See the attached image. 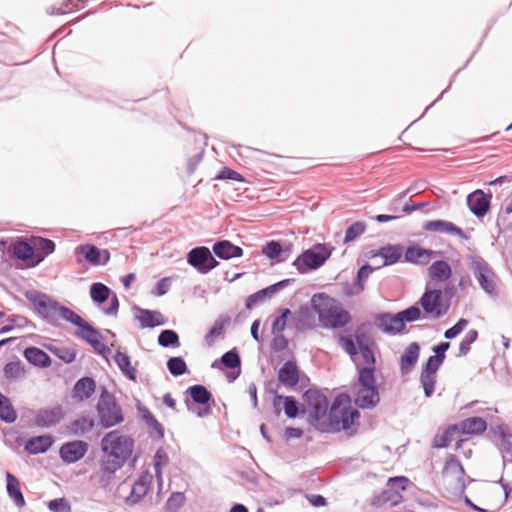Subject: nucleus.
Listing matches in <instances>:
<instances>
[{"label":"nucleus","instance_id":"f257e3e1","mask_svg":"<svg viewBox=\"0 0 512 512\" xmlns=\"http://www.w3.org/2000/svg\"><path fill=\"white\" fill-rule=\"evenodd\" d=\"M359 417L360 413L351 406L349 396L340 394L333 400L326 418L318 424V431L324 433L345 431L347 435L352 436L356 433L355 421Z\"/></svg>","mask_w":512,"mask_h":512},{"label":"nucleus","instance_id":"f03ea898","mask_svg":"<svg viewBox=\"0 0 512 512\" xmlns=\"http://www.w3.org/2000/svg\"><path fill=\"white\" fill-rule=\"evenodd\" d=\"M311 305L317 313L321 325L325 328H342L351 320L349 312L324 293L313 295Z\"/></svg>","mask_w":512,"mask_h":512},{"label":"nucleus","instance_id":"7ed1b4c3","mask_svg":"<svg viewBox=\"0 0 512 512\" xmlns=\"http://www.w3.org/2000/svg\"><path fill=\"white\" fill-rule=\"evenodd\" d=\"M26 297L35 306L38 314L50 324H56L59 319L70 322L74 317L73 310L59 304L45 293L30 291Z\"/></svg>","mask_w":512,"mask_h":512},{"label":"nucleus","instance_id":"20e7f679","mask_svg":"<svg viewBox=\"0 0 512 512\" xmlns=\"http://www.w3.org/2000/svg\"><path fill=\"white\" fill-rule=\"evenodd\" d=\"M96 411L99 424L104 428L114 427L124 421L122 408L117 403L115 396L105 387L101 389Z\"/></svg>","mask_w":512,"mask_h":512},{"label":"nucleus","instance_id":"39448f33","mask_svg":"<svg viewBox=\"0 0 512 512\" xmlns=\"http://www.w3.org/2000/svg\"><path fill=\"white\" fill-rule=\"evenodd\" d=\"M328 399L323 392L309 388L303 394L304 411L308 414L309 423L318 430V424L327 416Z\"/></svg>","mask_w":512,"mask_h":512},{"label":"nucleus","instance_id":"423d86ee","mask_svg":"<svg viewBox=\"0 0 512 512\" xmlns=\"http://www.w3.org/2000/svg\"><path fill=\"white\" fill-rule=\"evenodd\" d=\"M103 453L127 461L131 456L134 448V440L127 435H122L119 431L113 430L108 432L101 441Z\"/></svg>","mask_w":512,"mask_h":512},{"label":"nucleus","instance_id":"0eeeda50","mask_svg":"<svg viewBox=\"0 0 512 512\" xmlns=\"http://www.w3.org/2000/svg\"><path fill=\"white\" fill-rule=\"evenodd\" d=\"M333 248L326 244H316L302 252L293 262L301 274L320 268L331 256Z\"/></svg>","mask_w":512,"mask_h":512},{"label":"nucleus","instance_id":"6e6552de","mask_svg":"<svg viewBox=\"0 0 512 512\" xmlns=\"http://www.w3.org/2000/svg\"><path fill=\"white\" fill-rule=\"evenodd\" d=\"M187 263L200 274H207L219 265L209 248L205 246L191 249L187 254Z\"/></svg>","mask_w":512,"mask_h":512},{"label":"nucleus","instance_id":"1a4fd4ad","mask_svg":"<svg viewBox=\"0 0 512 512\" xmlns=\"http://www.w3.org/2000/svg\"><path fill=\"white\" fill-rule=\"evenodd\" d=\"M419 303L423 311L434 319L444 316L449 308L448 305L443 303L442 291L439 289H426Z\"/></svg>","mask_w":512,"mask_h":512},{"label":"nucleus","instance_id":"9d476101","mask_svg":"<svg viewBox=\"0 0 512 512\" xmlns=\"http://www.w3.org/2000/svg\"><path fill=\"white\" fill-rule=\"evenodd\" d=\"M90 297L92 301L98 305L109 300V306L103 308V313L106 315L115 316L119 310V300L115 293L103 283L96 282L90 286Z\"/></svg>","mask_w":512,"mask_h":512},{"label":"nucleus","instance_id":"9b49d317","mask_svg":"<svg viewBox=\"0 0 512 512\" xmlns=\"http://www.w3.org/2000/svg\"><path fill=\"white\" fill-rule=\"evenodd\" d=\"M69 323L79 328V330L76 332V336L85 340L96 351L103 352L106 349V346L101 342V334L88 322L82 319L77 313L74 314V317Z\"/></svg>","mask_w":512,"mask_h":512},{"label":"nucleus","instance_id":"f8f14e48","mask_svg":"<svg viewBox=\"0 0 512 512\" xmlns=\"http://www.w3.org/2000/svg\"><path fill=\"white\" fill-rule=\"evenodd\" d=\"M194 403L203 405L202 408L191 407L188 405V410L194 413L196 416L203 418L211 414L212 409L210 402L212 401V394L209 390L200 384L190 386L186 391Z\"/></svg>","mask_w":512,"mask_h":512},{"label":"nucleus","instance_id":"ddd939ff","mask_svg":"<svg viewBox=\"0 0 512 512\" xmlns=\"http://www.w3.org/2000/svg\"><path fill=\"white\" fill-rule=\"evenodd\" d=\"M444 361L439 357L430 356L422 368L420 382L424 395L429 398L433 395L436 384V373Z\"/></svg>","mask_w":512,"mask_h":512},{"label":"nucleus","instance_id":"4468645a","mask_svg":"<svg viewBox=\"0 0 512 512\" xmlns=\"http://www.w3.org/2000/svg\"><path fill=\"white\" fill-rule=\"evenodd\" d=\"M125 463L126 461H121L120 459L110 457V455L103 453L100 459L99 469L95 474L98 478V482L103 487L109 485L114 479L116 472L121 469Z\"/></svg>","mask_w":512,"mask_h":512},{"label":"nucleus","instance_id":"2eb2a0df","mask_svg":"<svg viewBox=\"0 0 512 512\" xmlns=\"http://www.w3.org/2000/svg\"><path fill=\"white\" fill-rule=\"evenodd\" d=\"M473 273L477 279L480 287L488 294L495 292V283L493 280L494 273L483 259H476L473 261Z\"/></svg>","mask_w":512,"mask_h":512},{"label":"nucleus","instance_id":"dca6fc26","mask_svg":"<svg viewBox=\"0 0 512 512\" xmlns=\"http://www.w3.org/2000/svg\"><path fill=\"white\" fill-rule=\"evenodd\" d=\"M375 326L384 334L396 335L402 333L405 329V324L402 322L399 313H381L375 317Z\"/></svg>","mask_w":512,"mask_h":512},{"label":"nucleus","instance_id":"f3484780","mask_svg":"<svg viewBox=\"0 0 512 512\" xmlns=\"http://www.w3.org/2000/svg\"><path fill=\"white\" fill-rule=\"evenodd\" d=\"M88 451V444L82 440H75L64 443L59 449V455L67 464L81 460Z\"/></svg>","mask_w":512,"mask_h":512},{"label":"nucleus","instance_id":"a211bd4d","mask_svg":"<svg viewBox=\"0 0 512 512\" xmlns=\"http://www.w3.org/2000/svg\"><path fill=\"white\" fill-rule=\"evenodd\" d=\"M153 476L148 471L142 472L138 479L134 482L129 496L126 498V503L129 505L137 504L143 499L151 486Z\"/></svg>","mask_w":512,"mask_h":512},{"label":"nucleus","instance_id":"6ab92c4d","mask_svg":"<svg viewBox=\"0 0 512 512\" xmlns=\"http://www.w3.org/2000/svg\"><path fill=\"white\" fill-rule=\"evenodd\" d=\"M491 194L476 190L467 196V205L470 211L478 218L484 217L490 208Z\"/></svg>","mask_w":512,"mask_h":512},{"label":"nucleus","instance_id":"aec40b11","mask_svg":"<svg viewBox=\"0 0 512 512\" xmlns=\"http://www.w3.org/2000/svg\"><path fill=\"white\" fill-rule=\"evenodd\" d=\"M62 408L57 406L53 408L40 409L36 412L34 423L41 428H49L57 425L63 419Z\"/></svg>","mask_w":512,"mask_h":512},{"label":"nucleus","instance_id":"412c9836","mask_svg":"<svg viewBox=\"0 0 512 512\" xmlns=\"http://www.w3.org/2000/svg\"><path fill=\"white\" fill-rule=\"evenodd\" d=\"M420 345L417 342L410 343L400 357V372L402 375L410 374L419 359Z\"/></svg>","mask_w":512,"mask_h":512},{"label":"nucleus","instance_id":"4be33fe9","mask_svg":"<svg viewBox=\"0 0 512 512\" xmlns=\"http://www.w3.org/2000/svg\"><path fill=\"white\" fill-rule=\"evenodd\" d=\"M423 229L430 232L455 235L460 238H466L464 231L453 222L447 220H430L423 224Z\"/></svg>","mask_w":512,"mask_h":512},{"label":"nucleus","instance_id":"5701e85b","mask_svg":"<svg viewBox=\"0 0 512 512\" xmlns=\"http://www.w3.org/2000/svg\"><path fill=\"white\" fill-rule=\"evenodd\" d=\"M379 393L376 387H359L355 395V404L362 409H371L379 402Z\"/></svg>","mask_w":512,"mask_h":512},{"label":"nucleus","instance_id":"b1692460","mask_svg":"<svg viewBox=\"0 0 512 512\" xmlns=\"http://www.w3.org/2000/svg\"><path fill=\"white\" fill-rule=\"evenodd\" d=\"M212 251L218 258L222 260H230L232 258H239L243 255V249L237 245H234L228 240L217 241Z\"/></svg>","mask_w":512,"mask_h":512},{"label":"nucleus","instance_id":"393cba45","mask_svg":"<svg viewBox=\"0 0 512 512\" xmlns=\"http://www.w3.org/2000/svg\"><path fill=\"white\" fill-rule=\"evenodd\" d=\"M438 252L425 249L419 246L408 247L405 252V260L414 264H427L432 258L436 257Z\"/></svg>","mask_w":512,"mask_h":512},{"label":"nucleus","instance_id":"a878e982","mask_svg":"<svg viewBox=\"0 0 512 512\" xmlns=\"http://www.w3.org/2000/svg\"><path fill=\"white\" fill-rule=\"evenodd\" d=\"M6 490L16 507L23 508L26 505L25 498L21 491L20 481L10 472L6 473Z\"/></svg>","mask_w":512,"mask_h":512},{"label":"nucleus","instance_id":"bb28decb","mask_svg":"<svg viewBox=\"0 0 512 512\" xmlns=\"http://www.w3.org/2000/svg\"><path fill=\"white\" fill-rule=\"evenodd\" d=\"M96 382L92 377H82L74 385L73 398L83 401L91 397L95 392Z\"/></svg>","mask_w":512,"mask_h":512},{"label":"nucleus","instance_id":"cd10ccee","mask_svg":"<svg viewBox=\"0 0 512 512\" xmlns=\"http://www.w3.org/2000/svg\"><path fill=\"white\" fill-rule=\"evenodd\" d=\"M279 381L290 387H294L299 382V370L295 362L287 361L278 372Z\"/></svg>","mask_w":512,"mask_h":512},{"label":"nucleus","instance_id":"c85d7f7f","mask_svg":"<svg viewBox=\"0 0 512 512\" xmlns=\"http://www.w3.org/2000/svg\"><path fill=\"white\" fill-rule=\"evenodd\" d=\"M114 361L126 378L134 382L137 380V369L131 364L127 353L117 350L114 355Z\"/></svg>","mask_w":512,"mask_h":512},{"label":"nucleus","instance_id":"c756f323","mask_svg":"<svg viewBox=\"0 0 512 512\" xmlns=\"http://www.w3.org/2000/svg\"><path fill=\"white\" fill-rule=\"evenodd\" d=\"M25 359L38 367L46 368L51 365V359L48 354L40 348L28 347L24 350Z\"/></svg>","mask_w":512,"mask_h":512},{"label":"nucleus","instance_id":"7c9ffc66","mask_svg":"<svg viewBox=\"0 0 512 512\" xmlns=\"http://www.w3.org/2000/svg\"><path fill=\"white\" fill-rule=\"evenodd\" d=\"M428 273L432 280L445 282L451 277L452 269L446 261L438 260L430 265Z\"/></svg>","mask_w":512,"mask_h":512},{"label":"nucleus","instance_id":"2f4dec72","mask_svg":"<svg viewBox=\"0 0 512 512\" xmlns=\"http://www.w3.org/2000/svg\"><path fill=\"white\" fill-rule=\"evenodd\" d=\"M53 444V438L50 435H41L30 438L25 449L30 454H39L46 452Z\"/></svg>","mask_w":512,"mask_h":512},{"label":"nucleus","instance_id":"473e14b6","mask_svg":"<svg viewBox=\"0 0 512 512\" xmlns=\"http://www.w3.org/2000/svg\"><path fill=\"white\" fill-rule=\"evenodd\" d=\"M315 310L311 306H302L296 314V327L298 330H308L315 326Z\"/></svg>","mask_w":512,"mask_h":512},{"label":"nucleus","instance_id":"72a5a7b5","mask_svg":"<svg viewBox=\"0 0 512 512\" xmlns=\"http://www.w3.org/2000/svg\"><path fill=\"white\" fill-rule=\"evenodd\" d=\"M76 255H82L93 266L101 265V249L93 244L79 245L75 248Z\"/></svg>","mask_w":512,"mask_h":512},{"label":"nucleus","instance_id":"f704fd0d","mask_svg":"<svg viewBox=\"0 0 512 512\" xmlns=\"http://www.w3.org/2000/svg\"><path fill=\"white\" fill-rule=\"evenodd\" d=\"M373 272V268L370 265H363L357 272V278L355 284L344 288V292L348 296L359 294L364 290V282Z\"/></svg>","mask_w":512,"mask_h":512},{"label":"nucleus","instance_id":"c9c22d12","mask_svg":"<svg viewBox=\"0 0 512 512\" xmlns=\"http://www.w3.org/2000/svg\"><path fill=\"white\" fill-rule=\"evenodd\" d=\"M486 428V421L477 416L467 418L459 424V429L464 434H481Z\"/></svg>","mask_w":512,"mask_h":512},{"label":"nucleus","instance_id":"e433bc0d","mask_svg":"<svg viewBox=\"0 0 512 512\" xmlns=\"http://www.w3.org/2000/svg\"><path fill=\"white\" fill-rule=\"evenodd\" d=\"M262 252L267 258L271 260L284 262L287 260L290 250H283L281 244L278 241H269L263 247Z\"/></svg>","mask_w":512,"mask_h":512},{"label":"nucleus","instance_id":"4c0bfd02","mask_svg":"<svg viewBox=\"0 0 512 512\" xmlns=\"http://www.w3.org/2000/svg\"><path fill=\"white\" fill-rule=\"evenodd\" d=\"M32 243L34 245V252L37 253V262L39 263L44 260V258L55 251V243L47 238L43 237H34L32 239Z\"/></svg>","mask_w":512,"mask_h":512},{"label":"nucleus","instance_id":"58836bf2","mask_svg":"<svg viewBox=\"0 0 512 512\" xmlns=\"http://www.w3.org/2000/svg\"><path fill=\"white\" fill-rule=\"evenodd\" d=\"M284 400V412L288 418H295L299 414L298 403L292 396L282 397L281 395H275L273 404L275 406L277 414L280 413L279 404L280 401Z\"/></svg>","mask_w":512,"mask_h":512},{"label":"nucleus","instance_id":"ea45409f","mask_svg":"<svg viewBox=\"0 0 512 512\" xmlns=\"http://www.w3.org/2000/svg\"><path fill=\"white\" fill-rule=\"evenodd\" d=\"M133 310L135 312V318L140 322L142 328H154L156 326L163 325L162 321L156 322L153 320L155 317V311L140 308L138 306H135Z\"/></svg>","mask_w":512,"mask_h":512},{"label":"nucleus","instance_id":"a19ab883","mask_svg":"<svg viewBox=\"0 0 512 512\" xmlns=\"http://www.w3.org/2000/svg\"><path fill=\"white\" fill-rule=\"evenodd\" d=\"M409 480L404 476L391 477L388 480L389 491H385L384 495L389 493L392 490H395L393 498L391 499L392 504H397L400 502L402 496L399 493V490L404 491L408 484Z\"/></svg>","mask_w":512,"mask_h":512},{"label":"nucleus","instance_id":"79ce46f5","mask_svg":"<svg viewBox=\"0 0 512 512\" xmlns=\"http://www.w3.org/2000/svg\"><path fill=\"white\" fill-rule=\"evenodd\" d=\"M377 255L384 259L383 265H392L399 261L402 255V249L399 246L388 245L380 248Z\"/></svg>","mask_w":512,"mask_h":512},{"label":"nucleus","instance_id":"37998d69","mask_svg":"<svg viewBox=\"0 0 512 512\" xmlns=\"http://www.w3.org/2000/svg\"><path fill=\"white\" fill-rule=\"evenodd\" d=\"M169 462V457L167 452L163 448H159L155 455H154V470H155V476L158 482L159 487L161 488L163 483L162 478V468L167 465Z\"/></svg>","mask_w":512,"mask_h":512},{"label":"nucleus","instance_id":"c03bdc74","mask_svg":"<svg viewBox=\"0 0 512 512\" xmlns=\"http://www.w3.org/2000/svg\"><path fill=\"white\" fill-rule=\"evenodd\" d=\"M0 419L6 423H13L17 419V414L8 399L0 392Z\"/></svg>","mask_w":512,"mask_h":512},{"label":"nucleus","instance_id":"a18cd8bd","mask_svg":"<svg viewBox=\"0 0 512 512\" xmlns=\"http://www.w3.org/2000/svg\"><path fill=\"white\" fill-rule=\"evenodd\" d=\"M13 254L17 259L20 260H29L32 259L35 252H34V245L29 244L26 241H19L16 242L13 246Z\"/></svg>","mask_w":512,"mask_h":512},{"label":"nucleus","instance_id":"49530a36","mask_svg":"<svg viewBox=\"0 0 512 512\" xmlns=\"http://www.w3.org/2000/svg\"><path fill=\"white\" fill-rule=\"evenodd\" d=\"M94 427L93 419L81 417L69 425V430L74 435H83L92 430Z\"/></svg>","mask_w":512,"mask_h":512},{"label":"nucleus","instance_id":"de8ad7c7","mask_svg":"<svg viewBox=\"0 0 512 512\" xmlns=\"http://www.w3.org/2000/svg\"><path fill=\"white\" fill-rule=\"evenodd\" d=\"M158 344L162 347H177L180 345L179 336L174 330H162L158 336Z\"/></svg>","mask_w":512,"mask_h":512},{"label":"nucleus","instance_id":"09e8293b","mask_svg":"<svg viewBox=\"0 0 512 512\" xmlns=\"http://www.w3.org/2000/svg\"><path fill=\"white\" fill-rule=\"evenodd\" d=\"M167 368L169 372L177 377L185 374L188 371L186 362L182 357H171L167 360Z\"/></svg>","mask_w":512,"mask_h":512},{"label":"nucleus","instance_id":"8fccbe9b","mask_svg":"<svg viewBox=\"0 0 512 512\" xmlns=\"http://www.w3.org/2000/svg\"><path fill=\"white\" fill-rule=\"evenodd\" d=\"M477 338H478V331L475 329L469 330L459 344V354L458 355L459 356L467 355L471 350V345L477 340Z\"/></svg>","mask_w":512,"mask_h":512},{"label":"nucleus","instance_id":"3c124183","mask_svg":"<svg viewBox=\"0 0 512 512\" xmlns=\"http://www.w3.org/2000/svg\"><path fill=\"white\" fill-rule=\"evenodd\" d=\"M339 346L352 358L358 355L359 346L352 336H340L338 339Z\"/></svg>","mask_w":512,"mask_h":512},{"label":"nucleus","instance_id":"603ef678","mask_svg":"<svg viewBox=\"0 0 512 512\" xmlns=\"http://www.w3.org/2000/svg\"><path fill=\"white\" fill-rule=\"evenodd\" d=\"M358 373L360 387H376L374 367L359 368Z\"/></svg>","mask_w":512,"mask_h":512},{"label":"nucleus","instance_id":"864d4df0","mask_svg":"<svg viewBox=\"0 0 512 512\" xmlns=\"http://www.w3.org/2000/svg\"><path fill=\"white\" fill-rule=\"evenodd\" d=\"M357 344L359 346V351L361 354V357L363 359V362L369 367H374L375 364V357L373 354L372 349L369 345L365 344L360 336H356Z\"/></svg>","mask_w":512,"mask_h":512},{"label":"nucleus","instance_id":"5fc2aeb1","mask_svg":"<svg viewBox=\"0 0 512 512\" xmlns=\"http://www.w3.org/2000/svg\"><path fill=\"white\" fill-rule=\"evenodd\" d=\"M142 418L147 424V426L153 429L159 438H163L164 436V428L161 423L154 417V415L148 410L144 409L142 412Z\"/></svg>","mask_w":512,"mask_h":512},{"label":"nucleus","instance_id":"6e6d98bb","mask_svg":"<svg viewBox=\"0 0 512 512\" xmlns=\"http://www.w3.org/2000/svg\"><path fill=\"white\" fill-rule=\"evenodd\" d=\"M366 230V225L363 222L357 221L351 224L345 233L344 243L354 241L357 237L361 236Z\"/></svg>","mask_w":512,"mask_h":512},{"label":"nucleus","instance_id":"4d7b16f0","mask_svg":"<svg viewBox=\"0 0 512 512\" xmlns=\"http://www.w3.org/2000/svg\"><path fill=\"white\" fill-rule=\"evenodd\" d=\"M229 318H225L223 320H217L213 326L211 327V329L209 330V332L207 333V335L205 336V341L211 345L215 338L219 337L222 333H223V330H224V326L229 322Z\"/></svg>","mask_w":512,"mask_h":512},{"label":"nucleus","instance_id":"13d9d810","mask_svg":"<svg viewBox=\"0 0 512 512\" xmlns=\"http://www.w3.org/2000/svg\"><path fill=\"white\" fill-rule=\"evenodd\" d=\"M291 315V311L288 308H284L280 310V316L274 319L272 323V332L273 334H281L286 328V322L288 316Z\"/></svg>","mask_w":512,"mask_h":512},{"label":"nucleus","instance_id":"bf43d9fd","mask_svg":"<svg viewBox=\"0 0 512 512\" xmlns=\"http://www.w3.org/2000/svg\"><path fill=\"white\" fill-rule=\"evenodd\" d=\"M269 296H271V294L267 288L261 289L256 293H253L250 296H248L245 302V306L247 309H252L255 306L262 303Z\"/></svg>","mask_w":512,"mask_h":512},{"label":"nucleus","instance_id":"052dcab7","mask_svg":"<svg viewBox=\"0 0 512 512\" xmlns=\"http://www.w3.org/2000/svg\"><path fill=\"white\" fill-rule=\"evenodd\" d=\"M221 362L224 366L231 369L239 368L241 365L240 356L235 349L224 353L221 357Z\"/></svg>","mask_w":512,"mask_h":512},{"label":"nucleus","instance_id":"680f3d73","mask_svg":"<svg viewBox=\"0 0 512 512\" xmlns=\"http://www.w3.org/2000/svg\"><path fill=\"white\" fill-rule=\"evenodd\" d=\"M4 375L7 379H18L24 375L21 362H9L4 367Z\"/></svg>","mask_w":512,"mask_h":512},{"label":"nucleus","instance_id":"e2e57ef3","mask_svg":"<svg viewBox=\"0 0 512 512\" xmlns=\"http://www.w3.org/2000/svg\"><path fill=\"white\" fill-rule=\"evenodd\" d=\"M457 430L456 426H452L448 428L443 434L436 435L433 440V447L435 448H445L449 446L451 442L452 434Z\"/></svg>","mask_w":512,"mask_h":512},{"label":"nucleus","instance_id":"0e129e2a","mask_svg":"<svg viewBox=\"0 0 512 512\" xmlns=\"http://www.w3.org/2000/svg\"><path fill=\"white\" fill-rule=\"evenodd\" d=\"M402 322L405 324L406 322H414L420 319L421 310L417 306H410L407 309L398 312Z\"/></svg>","mask_w":512,"mask_h":512},{"label":"nucleus","instance_id":"69168bd1","mask_svg":"<svg viewBox=\"0 0 512 512\" xmlns=\"http://www.w3.org/2000/svg\"><path fill=\"white\" fill-rule=\"evenodd\" d=\"M185 502V496L181 492H174L166 502V508L170 512H176Z\"/></svg>","mask_w":512,"mask_h":512},{"label":"nucleus","instance_id":"338daca9","mask_svg":"<svg viewBox=\"0 0 512 512\" xmlns=\"http://www.w3.org/2000/svg\"><path fill=\"white\" fill-rule=\"evenodd\" d=\"M468 323L465 318L459 319L455 325L445 331L444 337L448 340L456 338L468 326Z\"/></svg>","mask_w":512,"mask_h":512},{"label":"nucleus","instance_id":"774afa93","mask_svg":"<svg viewBox=\"0 0 512 512\" xmlns=\"http://www.w3.org/2000/svg\"><path fill=\"white\" fill-rule=\"evenodd\" d=\"M51 512H71V506L65 498H56L48 503Z\"/></svg>","mask_w":512,"mask_h":512}]
</instances>
